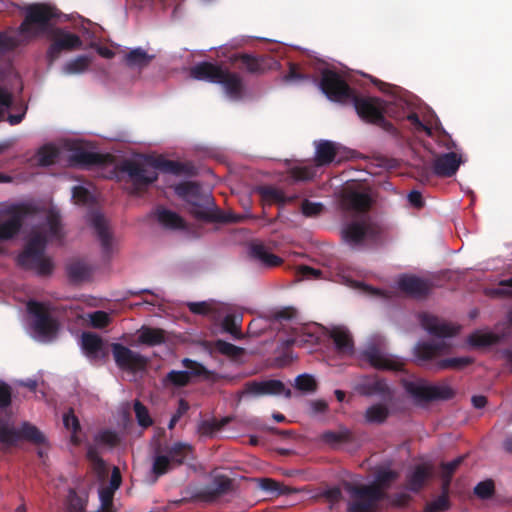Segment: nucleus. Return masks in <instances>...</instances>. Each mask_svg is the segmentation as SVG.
I'll return each mask as SVG.
<instances>
[{"label": "nucleus", "mask_w": 512, "mask_h": 512, "mask_svg": "<svg viewBox=\"0 0 512 512\" xmlns=\"http://www.w3.org/2000/svg\"><path fill=\"white\" fill-rule=\"evenodd\" d=\"M40 211L32 210L25 204H5L0 208V241L14 238L22 224L31 220L37 222L29 235L25 250L18 256V264L37 275H49L54 267L45 254L46 243L61 238V225L58 215L49 211L46 220L40 222Z\"/></svg>", "instance_id": "nucleus-1"}, {"label": "nucleus", "mask_w": 512, "mask_h": 512, "mask_svg": "<svg viewBox=\"0 0 512 512\" xmlns=\"http://www.w3.org/2000/svg\"><path fill=\"white\" fill-rule=\"evenodd\" d=\"M318 87L330 101L351 103L359 117L366 122L386 128L384 115L393 116L390 104L375 97L358 98L342 77L333 70L322 71Z\"/></svg>", "instance_id": "nucleus-2"}, {"label": "nucleus", "mask_w": 512, "mask_h": 512, "mask_svg": "<svg viewBox=\"0 0 512 512\" xmlns=\"http://www.w3.org/2000/svg\"><path fill=\"white\" fill-rule=\"evenodd\" d=\"M397 477L390 468L378 471L375 480L365 486H355L349 482L343 483L348 512H374L379 501L384 497V490Z\"/></svg>", "instance_id": "nucleus-3"}, {"label": "nucleus", "mask_w": 512, "mask_h": 512, "mask_svg": "<svg viewBox=\"0 0 512 512\" xmlns=\"http://www.w3.org/2000/svg\"><path fill=\"white\" fill-rule=\"evenodd\" d=\"M55 9L47 4H34L26 9V18L16 33H0V55L48 29L49 21L56 17Z\"/></svg>", "instance_id": "nucleus-4"}, {"label": "nucleus", "mask_w": 512, "mask_h": 512, "mask_svg": "<svg viewBox=\"0 0 512 512\" xmlns=\"http://www.w3.org/2000/svg\"><path fill=\"white\" fill-rule=\"evenodd\" d=\"M160 165L161 163L152 157L134 155L124 159L117 169L125 182L131 184L130 193L136 194L157 179Z\"/></svg>", "instance_id": "nucleus-5"}, {"label": "nucleus", "mask_w": 512, "mask_h": 512, "mask_svg": "<svg viewBox=\"0 0 512 512\" xmlns=\"http://www.w3.org/2000/svg\"><path fill=\"white\" fill-rule=\"evenodd\" d=\"M65 154H68L67 157L76 165L88 167L100 161L99 155L83 151L79 148V143L66 139L58 145L47 144L41 147L35 155V162L39 166H50Z\"/></svg>", "instance_id": "nucleus-6"}, {"label": "nucleus", "mask_w": 512, "mask_h": 512, "mask_svg": "<svg viewBox=\"0 0 512 512\" xmlns=\"http://www.w3.org/2000/svg\"><path fill=\"white\" fill-rule=\"evenodd\" d=\"M419 320L423 329L436 338L431 344L420 342L415 347L416 356L422 360H428L448 347L446 339L455 335L458 332V327L440 321L438 318L428 313L420 314Z\"/></svg>", "instance_id": "nucleus-7"}, {"label": "nucleus", "mask_w": 512, "mask_h": 512, "mask_svg": "<svg viewBox=\"0 0 512 512\" xmlns=\"http://www.w3.org/2000/svg\"><path fill=\"white\" fill-rule=\"evenodd\" d=\"M190 74L193 79L220 84L225 96L231 101H238L244 96V85L240 76L217 65L201 62L191 68Z\"/></svg>", "instance_id": "nucleus-8"}, {"label": "nucleus", "mask_w": 512, "mask_h": 512, "mask_svg": "<svg viewBox=\"0 0 512 512\" xmlns=\"http://www.w3.org/2000/svg\"><path fill=\"white\" fill-rule=\"evenodd\" d=\"M27 311L31 318L27 326V333L30 337L41 343L53 341L58 335L59 324L51 317L50 306L37 301H29Z\"/></svg>", "instance_id": "nucleus-9"}, {"label": "nucleus", "mask_w": 512, "mask_h": 512, "mask_svg": "<svg viewBox=\"0 0 512 512\" xmlns=\"http://www.w3.org/2000/svg\"><path fill=\"white\" fill-rule=\"evenodd\" d=\"M175 193L188 204V209L195 217L209 219L212 215L213 198L208 190H202L199 185L184 182L175 186Z\"/></svg>", "instance_id": "nucleus-10"}, {"label": "nucleus", "mask_w": 512, "mask_h": 512, "mask_svg": "<svg viewBox=\"0 0 512 512\" xmlns=\"http://www.w3.org/2000/svg\"><path fill=\"white\" fill-rule=\"evenodd\" d=\"M378 227L366 215L347 223L342 228L344 241L353 249H359L377 238Z\"/></svg>", "instance_id": "nucleus-11"}, {"label": "nucleus", "mask_w": 512, "mask_h": 512, "mask_svg": "<svg viewBox=\"0 0 512 512\" xmlns=\"http://www.w3.org/2000/svg\"><path fill=\"white\" fill-rule=\"evenodd\" d=\"M20 440H27L34 444H44L45 435L33 424L23 422L17 429L9 420H0V444L3 448L15 445Z\"/></svg>", "instance_id": "nucleus-12"}, {"label": "nucleus", "mask_w": 512, "mask_h": 512, "mask_svg": "<svg viewBox=\"0 0 512 512\" xmlns=\"http://www.w3.org/2000/svg\"><path fill=\"white\" fill-rule=\"evenodd\" d=\"M111 350L117 367L123 372L135 378L145 370L147 359L140 353L120 343H113Z\"/></svg>", "instance_id": "nucleus-13"}, {"label": "nucleus", "mask_w": 512, "mask_h": 512, "mask_svg": "<svg viewBox=\"0 0 512 512\" xmlns=\"http://www.w3.org/2000/svg\"><path fill=\"white\" fill-rule=\"evenodd\" d=\"M86 221L96 233L102 252L105 255L113 252L116 242L109 232L107 221L103 215L97 210H91L86 215Z\"/></svg>", "instance_id": "nucleus-14"}, {"label": "nucleus", "mask_w": 512, "mask_h": 512, "mask_svg": "<svg viewBox=\"0 0 512 512\" xmlns=\"http://www.w3.org/2000/svg\"><path fill=\"white\" fill-rule=\"evenodd\" d=\"M395 287L402 293L414 298H421L431 290L430 283L414 274H402L395 283Z\"/></svg>", "instance_id": "nucleus-15"}, {"label": "nucleus", "mask_w": 512, "mask_h": 512, "mask_svg": "<svg viewBox=\"0 0 512 512\" xmlns=\"http://www.w3.org/2000/svg\"><path fill=\"white\" fill-rule=\"evenodd\" d=\"M243 394L246 396L259 397L265 395H285L290 396V390L286 389L279 380H263L247 383Z\"/></svg>", "instance_id": "nucleus-16"}, {"label": "nucleus", "mask_w": 512, "mask_h": 512, "mask_svg": "<svg viewBox=\"0 0 512 512\" xmlns=\"http://www.w3.org/2000/svg\"><path fill=\"white\" fill-rule=\"evenodd\" d=\"M355 390L363 396H379L380 399L389 400L394 395L388 383L377 377H364L355 386Z\"/></svg>", "instance_id": "nucleus-17"}, {"label": "nucleus", "mask_w": 512, "mask_h": 512, "mask_svg": "<svg viewBox=\"0 0 512 512\" xmlns=\"http://www.w3.org/2000/svg\"><path fill=\"white\" fill-rule=\"evenodd\" d=\"M188 450V446L183 443H177L172 446L169 455H159L154 458L152 471L158 477L165 474L171 467L172 462L182 463L183 452Z\"/></svg>", "instance_id": "nucleus-18"}, {"label": "nucleus", "mask_w": 512, "mask_h": 512, "mask_svg": "<svg viewBox=\"0 0 512 512\" xmlns=\"http://www.w3.org/2000/svg\"><path fill=\"white\" fill-rule=\"evenodd\" d=\"M362 357L375 368L396 369L399 365L396 358L372 344L367 345L362 353Z\"/></svg>", "instance_id": "nucleus-19"}, {"label": "nucleus", "mask_w": 512, "mask_h": 512, "mask_svg": "<svg viewBox=\"0 0 512 512\" xmlns=\"http://www.w3.org/2000/svg\"><path fill=\"white\" fill-rule=\"evenodd\" d=\"M395 396L390 395L389 400L381 399L367 407L364 412V421L367 424H382L389 417Z\"/></svg>", "instance_id": "nucleus-20"}, {"label": "nucleus", "mask_w": 512, "mask_h": 512, "mask_svg": "<svg viewBox=\"0 0 512 512\" xmlns=\"http://www.w3.org/2000/svg\"><path fill=\"white\" fill-rule=\"evenodd\" d=\"M81 46V40L75 34L67 31L59 30L55 34V40L48 49V57L50 60H54L58 57L62 50H71L79 48Z\"/></svg>", "instance_id": "nucleus-21"}, {"label": "nucleus", "mask_w": 512, "mask_h": 512, "mask_svg": "<svg viewBox=\"0 0 512 512\" xmlns=\"http://www.w3.org/2000/svg\"><path fill=\"white\" fill-rule=\"evenodd\" d=\"M461 163V155L456 152L444 153L435 159L433 170L437 176L450 177L456 173Z\"/></svg>", "instance_id": "nucleus-22"}, {"label": "nucleus", "mask_w": 512, "mask_h": 512, "mask_svg": "<svg viewBox=\"0 0 512 512\" xmlns=\"http://www.w3.org/2000/svg\"><path fill=\"white\" fill-rule=\"evenodd\" d=\"M329 335L332 338L336 350L342 355H352L354 344L350 331L343 325H335L330 328Z\"/></svg>", "instance_id": "nucleus-23"}, {"label": "nucleus", "mask_w": 512, "mask_h": 512, "mask_svg": "<svg viewBox=\"0 0 512 512\" xmlns=\"http://www.w3.org/2000/svg\"><path fill=\"white\" fill-rule=\"evenodd\" d=\"M102 339L90 332L81 335L80 348L82 353L90 360L101 359L104 356Z\"/></svg>", "instance_id": "nucleus-24"}, {"label": "nucleus", "mask_w": 512, "mask_h": 512, "mask_svg": "<svg viewBox=\"0 0 512 512\" xmlns=\"http://www.w3.org/2000/svg\"><path fill=\"white\" fill-rule=\"evenodd\" d=\"M413 384L407 385V390L412 394L418 395L420 391L422 394L433 399H448L453 395L452 389L447 384L436 385H419L417 390L412 389Z\"/></svg>", "instance_id": "nucleus-25"}, {"label": "nucleus", "mask_w": 512, "mask_h": 512, "mask_svg": "<svg viewBox=\"0 0 512 512\" xmlns=\"http://www.w3.org/2000/svg\"><path fill=\"white\" fill-rule=\"evenodd\" d=\"M339 150V145L328 140L320 141L315 148V161L318 165H327L333 162Z\"/></svg>", "instance_id": "nucleus-26"}, {"label": "nucleus", "mask_w": 512, "mask_h": 512, "mask_svg": "<svg viewBox=\"0 0 512 512\" xmlns=\"http://www.w3.org/2000/svg\"><path fill=\"white\" fill-rule=\"evenodd\" d=\"M343 207L348 211L363 212L371 205V199L366 193L349 192L342 200Z\"/></svg>", "instance_id": "nucleus-27"}, {"label": "nucleus", "mask_w": 512, "mask_h": 512, "mask_svg": "<svg viewBox=\"0 0 512 512\" xmlns=\"http://www.w3.org/2000/svg\"><path fill=\"white\" fill-rule=\"evenodd\" d=\"M432 474V466L427 463L419 464L408 475V486L412 491H417Z\"/></svg>", "instance_id": "nucleus-28"}, {"label": "nucleus", "mask_w": 512, "mask_h": 512, "mask_svg": "<svg viewBox=\"0 0 512 512\" xmlns=\"http://www.w3.org/2000/svg\"><path fill=\"white\" fill-rule=\"evenodd\" d=\"M498 336L488 329H479L474 331L467 338V344L472 348H482L494 344Z\"/></svg>", "instance_id": "nucleus-29"}, {"label": "nucleus", "mask_w": 512, "mask_h": 512, "mask_svg": "<svg viewBox=\"0 0 512 512\" xmlns=\"http://www.w3.org/2000/svg\"><path fill=\"white\" fill-rule=\"evenodd\" d=\"M189 373L186 370H171L167 375L162 379L163 387L167 389H177L182 388L188 385L191 382V378L189 377Z\"/></svg>", "instance_id": "nucleus-30"}, {"label": "nucleus", "mask_w": 512, "mask_h": 512, "mask_svg": "<svg viewBox=\"0 0 512 512\" xmlns=\"http://www.w3.org/2000/svg\"><path fill=\"white\" fill-rule=\"evenodd\" d=\"M251 256L265 267H274L280 264L281 259L270 253L263 245L254 244L250 247Z\"/></svg>", "instance_id": "nucleus-31"}, {"label": "nucleus", "mask_w": 512, "mask_h": 512, "mask_svg": "<svg viewBox=\"0 0 512 512\" xmlns=\"http://www.w3.org/2000/svg\"><path fill=\"white\" fill-rule=\"evenodd\" d=\"M258 486L264 492L270 493L274 496L289 495L296 492L294 488H290L281 482L273 480L271 478H261L258 480Z\"/></svg>", "instance_id": "nucleus-32"}, {"label": "nucleus", "mask_w": 512, "mask_h": 512, "mask_svg": "<svg viewBox=\"0 0 512 512\" xmlns=\"http://www.w3.org/2000/svg\"><path fill=\"white\" fill-rule=\"evenodd\" d=\"M165 340V335L163 330L150 328V327H142L138 331V343L144 344L148 346H156L163 343Z\"/></svg>", "instance_id": "nucleus-33"}, {"label": "nucleus", "mask_w": 512, "mask_h": 512, "mask_svg": "<svg viewBox=\"0 0 512 512\" xmlns=\"http://www.w3.org/2000/svg\"><path fill=\"white\" fill-rule=\"evenodd\" d=\"M91 63V58L87 55L77 56L67 61L62 66V73L64 75H78L84 73Z\"/></svg>", "instance_id": "nucleus-34"}, {"label": "nucleus", "mask_w": 512, "mask_h": 512, "mask_svg": "<svg viewBox=\"0 0 512 512\" xmlns=\"http://www.w3.org/2000/svg\"><path fill=\"white\" fill-rule=\"evenodd\" d=\"M152 58V55H149L144 49L138 47L132 49L129 53L126 54L125 62L129 68L141 69L148 65Z\"/></svg>", "instance_id": "nucleus-35"}, {"label": "nucleus", "mask_w": 512, "mask_h": 512, "mask_svg": "<svg viewBox=\"0 0 512 512\" xmlns=\"http://www.w3.org/2000/svg\"><path fill=\"white\" fill-rule=\"evenodd\" d=\"M159 223L169 229H183L184 220L175 212L161 208L156 212Z\"/></svg>", "instance_id": "nucleus-36"}, {"label": "nucleus", "mask_w": 512, "mask_h": 512, "mask_svg": "<svg viewBox=\"0 0 512 512\" xmlns=\"http://www.w3.org/2000/svg\"><path fill=\"white\" fill-rule=\"evenodd\" d=\"M67 273L73 281H82L91 274V267L83 261H73L67 266Z\"/></svg>", "instance_id": "nucleus-37"}, {"label": "nucleus", "mask_w": 512, "mask_h": 512, "mask_svg": "<svg viewBox=\"0 0 512 512\" xmlns=\"http://www.w3.org/2000/svg\"><path fill=\"white\" fill-rule=\"evenodd\" d=\"M255 191L261 196L262 200L267 204L284 203L286 197L282 191L272 186H260Z\"/></svg>", "instance_id": "nucleus-38"}, {"label": "nucleus", "mask_w": 512, "mask_h": 512, "mask_svg": "<svg viewBox=\"0 0 512 512\" xmlns=\"http://www.w3.org/2000/svg\"><path fill=\"white\" fill-rule=\"evenodd\" d=\"M84 320L88 321V323L93 328H104L111 322L110 314L105 311H95L92 313H88L85 316H81Z\"/></svg>", "instance_id": "nucleus-39"}, {"label": "nucleus", "mask_w": 512, "mask_h": 512, "mask_svg": "<svg viewBox=\"0 0 512 512\" xmlns=\"http://www.w3.org/2000/svg\"><path fill=\"white\" fill-rule=\"evenodd\" d=\"M86 495H78L75 491L70 490L67 499L66 512H84L86 508Z\"/></svg>", "instance_id": "nucleus-40"}, {"label": "nucleus", "mask_w": 512, "mask_h": 512, "mask_svg": "<svg viewBox=\"0 0 512 512\" xmlns=\"http://www.w3.org/2000/svg\"><path fill=\"white\" fill-rule=\"evenodd\" d=\"M63 425L68 431L71 432L72 441L79 442L80 438L78 437L77 433L80 429V424L73 411H68L63 415Z\"/></svg>", "instance_id": "nucleus-41"}, {"label": "nucleus", "mask_w": 512, "mask_h": 512, "mask_svg": "<svg viewBox=\"0 0 512 512\" xmlns=\"http://www.w3.org/2000/svg\"><path fill=\"white\" fill-rule=\"evenodd\" d=\"M72 198L74 199L76 204L86 205L93 202L94 194L89 188L79 185L73 188Z\"/></svg>", "instance_id": "nucleus-42"}, {"label": "nucleus", "mask_w": 512, "mask_h": 512, "mask_svg": "<svg viewBox=\"0 0 512 512\" xmlns=\"http://www.w3.org/2000/svg\"><path fill=\"white\" fill-rule=\"evenodd\" d=\"M181 362L184 367V370H186L187 372H191L189 373V377L191 379L196 376H202L207 374L206 367L195 360L184 358Z\"/></svg>", "instance_id": "nucleus-43"}, {"label": "nucleus", "mask_w": 512, "mask_h": 512, "mask_svg": "<svg viewBox=\"0 0 512 512\" xmlns=\"http://www.w3.org/2000/svg\"><path fill=\"white\" fill-rule=\"evenodd\" d=\"M295 386L305 393L313 392L316 388V381L312 375L302 374L296 377Z\"/></svg>", "instance_id": "nucleus-44"}, {"label": "nucleus", "mask_w": 512, "mask_h": 512, "mask_svg": "<svg viewBox=\"0 0 512 512\" xmlns=\"http://www.w3.org/2000/svg\"><path fill=\"white\" fill-rule=\"evenodd\" d=\"M116 490L103 487L99 490L100 510L102 512H111L113 495Z\"/></svg>", "instance_id": "nucleus-45"}, {"label": "nucleus", "mask_w": 512, "mask_h": 512, "mask_svg": "<svg viewBox=\"0 0 512 512\" xmlns=\"http://www.w3.org/2000/svg\"><path fill=\"white\" fill-rule=\"evenodd\" d=\"M216 303L213 300L201 302H189L188 307L195 314L206 315L216 310Z\"/></svg>", "instance_id": "nucleus-46"}, {"label": "nucleus", "mask_w": 512, "mask_h": 512, "mask_svg": "<svg viewBox=\"0 0 512 512\" xmlns=\"http://www.w3.org/2000/svg\"><path fill=\"white\" fill-rule=\"evenodd\" d=\"M134 411L137 422L142 427H148L152 424V419L149 415L147 408L142 405L139 401L134 403Z\"/></svg>", "instance_id": "nucleus-47"}, {"label": "nucleus", "mask_w": 512, "mask_h": 512, "mask_svg": "<svg viewBox=\"0 0 512 512\" xmlns=\"http://www.w3.org/2000/svg\"><path fill=\"white\" fill-rule=\"evenodd\" d=\"M214 348L223 355L237 357L241 354L242 349L223 340L215 342Z\"/></svg>", "instance_id": "nucleus-48"}, {"label": "nucleus", "mask_w": 512, "mask_h": 512, "mask_svg": "<svg viewBox=\"0 0 512 512\" xmlns=\"http://www.w3.org/2000/svg\"><path fill=\"white\" fill-rule=\"evenodd\" d=\"M471 362L469 357H454L442 360L438 363L440 369L447 368H461L468 365Z\"/></svg>", "instance_id": "nucleus-49"}, {"label": "nucleus", "mask_w": 512, "mask_h": 512, "mask_svg": "<svg viewBox=\"0 0 512 512\" xmlns=\"http://www.w3.org/2000/svg\"><path fill=\"white\" fill-rule=\"evenodd\" d=\"M462 459H463L462 457H458V458L442 465V478L444 481V486H447L449 484L450 477H451L452 473L462 462Z\"/></svg>", "instance_id": "nucleus-50"}, {"label": "nucleus", "mask_w": 512, "mask_h": 512, "mask_svg": "<svg viewBox=\"0 0 512 512\" xmlns=\"http://www.w3.org/2000/svg\"><path fill=\"white\" fill-rule=\"evenodd\" d=\"M302 213L307 217H314L319 215L323 210V205L320 202H310L308 200L302 203Z\"/></svg>", "instance_id": "nucleus-51"}, {"label": "nucleus", "mask_w": 512, "mask_h": 512, "mask_svg": "<svg viewBox=\"0 0 512 512\" xmlns=\"http://www.w3.org/2000/svg\"><path fill=\"white\" fill-rule=\"evenodd\" d=\"M11 103V93L7 89L0 87V119H2L5 116L6 112L11 106Z\"/></svg>", "instance_id": "nucleus-52"}, {"label": "nucleus", "mask_w": 512, "mask_h": 512, "mask_svg": "<svg viewBox=\"0 0 512 512\" xmlns=\"http://www.w3.org/2000/svg\"><path fill=\"white\" fill-rule=\"evenodd\" d=\"M315 174L316 172L306 165L297 166L293 169V177L296 180H309L312 179Z\"/></svg>", "instance_id": "nucleus-53"}, {"label": "nucleus", "mask_w": 512, "mask_h": 512, "mask_svg": "<svg viewBox=\"0 0 512 512\" xmlns=\"http://www.w3.org/2000/svg\"><path fill=\"white\" fill-rule=\"evenodd\" d=\"M324 495L332 508L336 507L343 498L341 489L337 487L327 489Z\"/></svg>", "instance_id": "nucleus-54"}, {"label": "nucleus", "mask_w": 512, "mask_h": 512, "mask_svg": "<svg viewBox=\"0 0 512 512\" xmlns=\"http://www.w3.org/2000/svg\"><path fill=\"white\" fill-rule=\"evenodd\" d=\"M474 491L479 497L487 498L493 492V483L491 481L480 482L475 486Z\"/></svg>", "instance_id": "nucleus-55"}, {"label": "nucleus", "mask_w": 512, "mask_h": 512, "mask_svg": "<svg viewBox=\"0 0 512 512\" xmlns=\"http://www.w3.org/2000/svg\"><path fill=\"white\" fill-rule=\"evenodd\" d=\"M448 508V502L445 496H440L438 499L430 503L427 507V512L444 511Z\"/></svg>", "instance_id": "nucleus-56"}, {"label": "nucleus", "mask_w": 512, "mask_h": 512, "mask_svg": "<svg viewBox=\"0 0 512 512\" xmlns=\"http://www.w3.org/2000/svg\"><path fill=\"white\" fill-rule=\"evenodd\" d=\"M11 401V394L9 387L3 383L0 382V408H5L10 404Z\"/></svg>", "instance_id": "nucleus-57"}, {"label": "nucleus", "mask_w": 512, "mask_h": 512, "mask_svg": "<svg viewBox=\"0 0 512 512\" xmlns=\"http://www.w3.org/2000/svg\"><path fill=\"white\" fill-rule=\"evenodd\" d=\"M358 286L363 290V292L365 294H367L369 296H372V297H375V298H380V299L388 298V295L383 290L374 289V288H371V287H368V286H365V285H362V284H358Z\"/></svg>", "instance_id": "nucleus-58"}, {"label": "nucleus", "mask_w": 512, "mask_h": 512, "mask_svg": "<svg viewBox=\"0 0 512 512\" xmlns=\"http://www.w3.org/2000/svg\"><path fill=\"white\" fill-rule=\"evenodd\" d=\"M97 438L100 442L106 443L110 446L114 445L117 441V435L111 431H104L100 433Z\"/></svg>", "instance_id": "nucleus-59"}, {"label": "nucleus", "mask_w": 512, "mask_h": 512, "mask_svg": "<svg viewBox=\"0 0 512 512\" xmlns=\"http://www.w3.org/2000/svg\"><path fill=\"white\" fill-rule=\"evenodd\" d=\"M121 484V475L120 471L117 467H114L112 470L110 482H109V488H112L114 490H117Z\"/></svg>", "instance_id": "nucleus-60"}, {"label": "nucleus", "mask_w": 512, "mask_h": 512, "mask_svg": "<svg viewBox=\"0 0 512 512\" xmlns=\"http://www.w3.org/2000/svg\"><path fill=\"white\" fill-rule=\"evenodd\" d=\"M299 273L304 278H307V279L317 278L320 275V271L319 270L313 269V268L308 267V266H300L299 267Z\"/></svg>", "instance_id": "nucleus-61"}, {"label": "nucleus", "mask_w": 512, "mask_h": 512, "mask_svg": "<svg viewBox=\"0 0 512 512\" xmlns=\"http://www.w3.org/2000/svg\"><path fill=\"white\" fill-rule=\"evenodd\" d=\"M327 408V404L322 400H315L310 403V409L313 414L323 413Z\"/></svg>", "instance_id": "nucleus-62"}, {"label": "nucleus", "mask_w": 512, "mask_h": 512, "mask_svg": "<svg viewBox=\"0 0 512 512\" xmlns=\"http://www.w3.org/2000/svg\"><path fill=\"white\" fill-rule=\"evenodd\" d=\"M408 200L412 205L416 207H420L423 204L422 195L419 191L416 190H413L408 194Z\"/></svg>", "instance_id": "nucleus-63"}, {"label": "nucleus", "mask_w": 512, "mask_h": 512, "mask_svg": "<svg viewBox=\"0 0 512 512\" xmlns=\"http://www.w3.org/2000/svg\"><path fill=\"white\" fill-rule=\"evenodd\" d=\"M216 427L213 423L203 422L199 425V432L202 435H211L215 431Z\"/></svg>", "instance_id": "nucleus-64"}]
</instances>
